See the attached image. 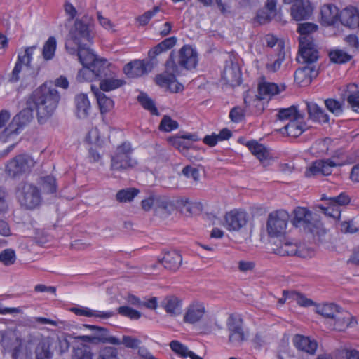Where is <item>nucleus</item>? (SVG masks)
I'll list each match as a JSON object with an SVG mask.
<instances>
[{"label":"nucleus","instance_id":"nucleus-1","mask_svg":"<svg viewBox=\"0 0 359 359\" xmlns=\"http://www.w3.org/2000/svg\"><path fill=\"white\" fill-rule=\"evenodd\" d=\"M60 97L55 88L46 84L36 89L27 101V107L36 111L38 122L45 123L54 114Z\"/></svg>","mask_w":359,"mask_h":359},{"label":"nucleus","instance_id":"nucleus-2","mask_svg":"<svg viewBox=\"0 0 359 359\" xmlns=\"http://www.w3.org/2000/svg\"><path fill=\"white\" fill-rule=\"evenodd\" d=\"M92 39L88 25L77 19L69 32L65 48L69 54L75 55L77 47L86 45V42L92 43Z\"/></svg>","mask_w":359,"mask_h":359},{"label":"nucleus","instance_id":"nucleus-3","mask_svg":"<svg viewBox=\"0 0 359 359\" xmlns=\"http://www.w3.org/2000/svg\"><path fill=\"white\" fill-rule=\"evenodd\" d=\"M132 152L129 142H123L118 146L115 154L111 157V170L123 172L135 168L137 165V161L131 157Z\"/></svg>","mask_w":359,"mask_h":359},{"label":"nucleus","instance_id":"nucleus-4","mask_svg":"<svg viewBox=\"0 0 359 359\" xmlns=\"http://www.w3.org/2000/svg\"><path fill=\"white\" fill-rule=\"evenodd\" d=\"M166 71L158 74L155 78L156 84L162 88H168L172 93H178L183 89V86L176 81V76L180 75V71L177 67L173 53L170 55L169 59L165 63Z\"/></svg>","mask_w":359,"mask_h":359},{"label":"nucleus","instance_id":"nucleus-5","mask_svg":"<svg viewBox=\"0 0 359 359\" xmlns=\"http://www.w3.org/2000/svg\"><path fill=\"white\" fill-rule=\"evenodd\" d=\"M292 224L296 227H302L313 234H319L322 231L321 223L318 215H313L312 212L306 208L297 207L294 210Z\"/></svg>","mask_w":359,"mask_h":359},{"label":"nucleus","instance_id":"nucleus-6","mask_svg":"<svg viewBox=\"0 0 359 359\" xmlns=\"http://www.w3.org/2000/svg\"><path fill=\"white\" fill-rule=\"evenodd\" d=\"M289 214L284 210L271 212L267 219L266 231L270 237H278L283 235L287 228Z\"/></svg>","mask_w":359,"mask_h":359},{"label":"nucleus","instance_id":"nucleus-7","mask_svg":"<svg viewBox=\"0 0 359 359\" xmlns=\"http://www.w3.org/2000/svg\"><path fill=\"white\" fill-rule=\"evenodd\" d=\"M0 344L5 349L11 352L13 359H18L22 356L24 346L17 332L12 330H0Z\"/></svg>","mask_w":359,"mask_h":359},{"label":"nucleus","instance_id":"nucleus-8","mask_svg":"<svg viewBox=\"0 0 359 359\" xmlns=\"http://www.w3.org/2000/svg\"><path fill=\"white\" fill-rule=\"evenodd\" d=\"M34 165L35 161L30 156L20 154L8 161L6 170L11 177H19L30 172Z\"/></svg>","mask_w":359,"mask_h":359},{"label":"nucleus","instance_id":"nucleus-9","mask_svg":"<svg viewBox=\"0 0 359 359\" xmlns=\"http://www.w3.org/2000/svg\"><path fill=\"white\" fill-rule=\"evenodd\" d=\"M18 201L27 210L37 208L41 202L39 189L33 184H25L19 193Z\"/></svg>","mask_w":359,"mask_h":359},{"label":"nucleus","instance_id":"nucleus-10","mask_svg":"<svg viewBox=\"0 0 359 359\" xmlns=\"http://www.w3.org/2000/svg\"><path fill=\"white\" fill-rule=\"evenodd\" d=\"M229 341L234 345L241 344L245 339L243 320L238 314H231L226 320Z\"/></svg>","mask_w":359,"mask_h":359},{"label":"nucleus","instance_id":"nucleus-11","mask_svg":"<svg viewBox=\"0 0 359 359\" xmlns=\"http://www.w3.org/2000/svg\"><path fill=\"white\" fill-rule=\"evenodd\" d=\"M299 62L308 65L316 62L319 57V53L311 36L299 37Z\"/></svg>","mask_w":359,"mask_h":359},{"label":"nucleus","instance_id":"nucleus-12","mask_svg":"<svg viewBox=\"0 0 359 359\" xmlns=\"http://www.w3.org/2000/svg\"><path fill=\"white\" fill-rule=\"evenodd\" d=\"M198 62L197 52L189 46H182L178 53V57L175 61L177 67L191 70L196 67Z\"/></svg>","mask_w":359,"mask_h":359},{"label":"nucleus","instance_id":"nucleus-13","mask_svg":"<svg viewBox=\"0 0 359 359\" xmlns=\"http://www.w3.org/2000/svg\"><path fill=\"white\" fill-rule=\"evenodd\" d=\"M248 222L246 212L234 209L226 213L224 226L229 231H238L245 226Z\"/></svg>","mask_w":359,"mask_h":359},{"label":"nucleus","instance_id":"nucleus-14","mask_svg":"<svg viewBox=\"0 0 359 359\" xmlns=\"http://www.w3.org/2000/svg\"><path fill=\"white\" fill-rule=\"evenodd\" d=\"M309 126L304 121V116L300 114L294 119L287 122L279 130L282 134L297 137L308 129Z\"/></svg>","mask_w":359,"mask_h":359},{"label":"nucleus","instance_id":"nucleus-15","mask_svg":"<svg viewBox=\"0 0 359 359\" xmlns=\"http://www.w3.org/2000/svg\"><path fill=\"white\" fill-rule=\"evenodd\" d=\"M84 326L94 332L93 337L94 338L95 344L99 343L110 344L113 345L121 344L120 339L115 337L110 336L107 329L102 327L91 325H84Z\"/></svg>","mask_w":359,"mask_h":359},{"label":"nucleus","instance_id":"nucleus-16","mask_svg":"<svg viewBox=\"0 0 359 359\" xmlns=\"http://www.w3.org/2000/svg\"><path fill=\"white\" fill-rule=\"evenodd\" d=\"M292 343L297 350L311 355H315L318 348V343L315 339L302 334H295Z\"/></svg>","mask_w":359,"mask_h":359},{"label":"nucleus","instance_id":"nucleus-17","mask_svg":"<svg viewBox=\"0 0 359 359\" xmlns=\"http://www.w3.org/2000/svg\"><path fill=\"white\" fill-rule=\"evenodd\" d=\"M206 310L203 303L196 302L191 304L184 316L185 323L194 324L202 319Z\"/></svg>","mask_w":359,"mask_h":359},{"label":"nucleus","instance_id":"nucleus-18","mask_svg":"<svg viewBox=\"0 0 359 359\" xmlns=\"http://www.w3.org/2000/svg\"><path fill=\"white\" fill-rule=\"evenodd\" d=\"M222 79L225 81L226 84L231 86L240 85L241 82V72L238 66L232 62L226 65L222 74Z\"/></svg>","mask_w":359,"mask_h":359},{"label":"nucleus","instance_id":"nucleus-19","mask_svg":"<svg viewBox=\"0 0 359 359\" xmlns=\"http://www.w3.org/2000/svg\"><path fill=\"white\" fill-rule=\"evenodd\" d=\"M339 21L350 28L359 27V10L353 6L345 8L340 12Z\"/></svg>","mask_w":359,"mask_h":359},{"label":"nucleus","instance_id":"nucleus-20","mask_svg":"<svg viewBox=\"0 0 359 359\" xmlns=\"http://www.w3.org/2000/svg\"><path fill=\"white\" fill-rule=\"evenodd\" d=\"M313 12V8L309 0L295 3L291 8V15L297 21L307 20Z\"/></svg>","mask_w":359,"mask_h":359},{"label":"nucleus","instance_id":"nucleus-21","mask_svg":"<svg viewBox=\"0 0 359 359\" xmlns=\"http://www.w3.org/2000/svg\"><path fill=\"white\" fill-rule=\"evenodd\" d=\"M317 72L314 67L306 65L297 69L294 74V81L300 86H307L311 83L313 77L316 76Z\"/></svg>","mask_w":359,"mask_h":359},{"label":"nucleus","instance_id":"nucleus-22","mask_svg":"<svg viewBox=\"0 0 359 359\" xmlns=\"http://www.w3.org/2000/svg\"><path fill=\"white\" fill-rule=\"evenodd\" d=\"M285 89L284 86L280 88L277 84L269 82H261L258 85V92L256 95L258 100H269Z\"/></svg>","mask_w":359,"mask_h":359},{"label":"nucleus","instance_id":"nucleus-23","mask_svg":"<svg viewBox=\"0 0 359 359\" xmlns=\"http://www.w3.org/2000/svg\"><path fill=\"white\" fill-rule=\"evenodd\" d=\"M147 63L143 60H135L123 67L124 73L130 78L141 76L147 72Z\"/></svg>","mask_w":359,"mask_h":359},{"label":"nucleus","instance_id":"nucleus-24","mask_svg":"<svg viewBox=\"0 0 359 359\" xmlns=\"http://www.w3.org/2000/svg\"><path fill=\"white\" fill-rule=\"evenodd\" d=\"M306 105L310 119L321 123H327L329 122V115L317 104L313 102H306Z\"/></svg>","mask_w":359,"mask_h":359},{"label":"nucleus","instance_id":"nucleus-25","mask_svg":"<svg viewBox=\"0 0 359 359\" xmlns=\"http://www.w3.org/2000/svg\"><path fill=\"white\" fill-rule=\"evenodd\" d=\"M177 41V40L175 36L166 38L149 50V58L151 60H154L158 55L173 48L176 44Z\"/></svg>","mask_w":359,"mask_h":359},{"label":"nucleus","instance_id":"nucleus-26","mask_svg":"<svg viewBox=\"0 0 359 359\" xmlns=\"http://www.w3.org/2000/svg\"><path fill=\"white\" fill-rule=\"evenodd\" d=\"M177 41V40L175 36L166 38L149 50V58L151 60H154L158 55L173 48L176 44Z\"/></svg>","mask_w":359,"mask_h":359},{"label":"nucleus","instance_id":"nucleus-27","mask_svg":"<svg viewBox=\"0 0 359 359\" xmlns=\"http://www.w3.org/2000/svg\"><path fill=\"white\" fill-rule=\"evenodd\" d=\"M322 21L328 25H334L339 20L340 13L337 6L332 4H325L320 10Z\"/></svg>","mask_w":359,"mask_h":359},{"label":"nucleus","instance_id":"nucleus-28","mask_svg":"<svg viewBox=\"0 0 359 359\" xmlns=\"http://www.w3.org/2000/svg\"><path fill=\"white\" fill-rule=\"evenodd\" d=\"M334 320V328L339 331H343L348 327H352L355 323V319L346 311L340 310L333 319Z\"/></svg>","mask_w":359,"mask_h":359},{"label":"nucleus","instance_id":"nucleus-29","mask_svg":"<svg viewBox=\"0 0 359 359\" xmlns=\"http://www.w3.org/2000/svg\"><path fill=\"white\" fill-rule=\"evenodd\" d=\"M161 262L165 268L169 270L176 271L180 266L182 258L177 251L171 250L164 254Z\"/></svg>","mask_w":359,"mask_h":359},{"label":"nucleus","instance_id":"nucleus-30","mask_svg":"<svg viewBox=\"0 0 359 359\" xmlns=\"http://www.w3.org/2000/svg\"><path fill=\"white\" fill-rule=\"evenodd\" d=\"M126 83L123 79H118L111 74H108L100 80V88L102 91L109 92L123 86Z\"/></svg>","mask_w":359,"mask_h":359},{"label":"nucleus","instance_id":"nucleus-31","mask_svg":"<svg viewBox=\"0 0 359 359\" xmlns=\"http://www.w3.org/2000/svg\"><path fill=\"white\" fill-rule=\"evenodd\" d=\"M76 114L79 118H85L89 115L90 104L86 94H80L75 97Z\"/></svg>","mask_w":359,"mask_h":359},{"label":"nucleus","instance_id":"nucleus-32","mask_svg":"<svg viewBox=\"0 0 359 359\" xmlns=\"http://www.w3.org/2000/svg\"><path fill=\"white\" fill-rule=\"evenodd\" d=\"M71 311L78 316L87 317L95 316L102 319L109 318L114 315L113 311H100L92 310L87 307H74L71 309Z\"/></svg>","mask_w":359,"mask_h":359},{"label":"nucleus","instance_id":"nucleus-33","mask_svg":"<svg viewBox=\"0 0 359 359\" xmlns=\"http://www.w3.org/2000/svg\"><path fill=\"white\" fill-rule=\"evenodd\" d=\"M91 88L96 97L101 114L111 111L114 106V101L107 97L104 93L100 91L97 88L95 89L94 86H92Z\"/></svg>","mask_w":359,"mask_h":359},{"label":"nucleus","instance_id":"nucleus-34","mask_svg":"<svg viewBox=\"0 0 359 359\" xmlns=\"http://www.w3.org/2000/svg\"><path fill=\"white\" fill-rule=\"evenodd\" d=\"M76 54L83 66H90L97 59L92 50L87 48L86 45L77 47Z\"/></svg>","mask_w":359,"mask_h":359},{"label":"nucleus","instance_id":"nucleus-35","mask_svg":"<svg viewBox=\"0 0 359 359\" xmlns=\"http://www.w3.org/2000/svg\"><path fill=\"white\" fill-rule=\"evenodd\" d=\"M247 147L261 162L267 160L269 158L270 154L267 149L262 144L258 143L257 141L252 140L247 143Z\"/></svg>","mask_w":359,"mask_h":359},{"label":"nucleus","instance_id":"nucleus-36","mask_svg":"<svg viewBox=\"0 0 359 359\" xmlns=\"http://www.w3.org/2000/svg\"><path fill=\"white\" fill-rule=\"evenodd\" d=\"M162 305L167 313L173 316L180 314L182 310L181 302L179 299L175 296L165 298L162 302Z\"/></svg>","mask_w":359,"mask_h":359},{"label":"nucleus","instance_id":"nucleus-37","mask_svg":"<svg viewBox=\"0 0 359 359\" xmlns=\"http://www.w3.org/2000/svg\"><path fill=\"white\" fill-rule=\"evenodd\" d=\"M43 194H54L57 191L56 179L52 175L41 177L38 181Z\"/></svg>","mask_w":359,"mask_h":359},{"label":"nucleus","instance_id":"nucleus-38","mask_svg":"<svg viewBox=\"0 0 359 359\" xmlns=\"http://www.w3.org/2000/svg\"><path fill=\"white\" fill-rule=\"evenodd\" d=\"M347 102L353 111L359 113V90L355 83L348 86Z\"/></svg>","mask_w":359,"mask_h":359},{"label":"nucleus","instance_id":"nucleus-39","mask_svg":"<svg viewBox=\"0 0 359 359\" xmlns=\"http://www.w3.org/2000/svg\"><path fill=\"white\" fill-rule=\"evenodd\" d=\"M50 344L47 339L41 340L35 348V359H51L53 353L50 351Z\"/></svg>","mask_w":359,"mask_h":359},{"label":"nucleus","instance_id":"nucleus-40","mask_svg":"<svg viewBox=\"0 0 359 359\" xmlns=\"http://www.w3.org/2000/svg\"><path fill=\"white\" fill-rule=\"evenodd\" d=\"M107 60L97 59L93 64L90 65L94 77L95 79H102L104 76H107L109 69L107 67Z\"/></svg>","mask_w":359,"mask_h":359},{"label":"nucleus","instance_id":"nucleus-41","mask_svg":"<svg viewBox=\"0 0 359 359\" xmlns=\"http://www.w3.org/2000/svg\"><path fill=\"white\" fill-rule=\"evenodd\" d=\"M277 254L281 256H292L304 257L302 253L299 248L292 243H285L277 249Z\"/></svg>","mask_w":359,"mask_h":359},{"label":"nucleus","instance_id":"nucleus-42","mask_svg":"<svg viewBox=\"0 0 359 359\" xmlns=\"http://www.w3.org/2000/svg\"><path fill=\"white\" fill-rule=\"evenodd\" d=\"M57 41L54 36H50L43 44L42 56L45 60H51L55 53Z\"/></svg>","mask_w":359,"mask_h":359},{"label":"nucleus","instance_id":"nucleus-43","mask_svg":"<svg viewBox=\"0 0 359 359\" xmlns=\"http://www.w3.org/2000/svg\"><path fill=\"white\" fill-rule=\"evenodd\" d=\"M140 191L135 188H126L119 190L116 194V200L119 203H130L137 196Z\"/></svg>","mask_w":359,"mask_h":359},{"label":"nucleus","instance_id":"nucleus-44","mask_svg":"<svg viewBox=\"0 0 359 359\" xmlns=\"http://www.w3.org/2000/svg\"><path fill=\"white\" fill-rule=\"evenodd\" d=\"M341 308L334 304H325L317 308V313L330 319H334Z\"/></svg>","mask_w":359,"mask_h":359},{"label":"nucleus","instance_id":"nucleus-45","mask_svg":"<svg viewBox=\"0 0 359 359\" xmlns=\"http://www.w3.org/2000/svg\"><path fill=\"white\" fill-rule=\"evenodd\" d=\"M301 114L297 111L295 106H291L288 108H282L278 109L277 118L280 121H290L299 116Z\"/></svg>","mask_w":359,"mask_h":359},{"label":"nucleus","instance_id":"nucleus-46","mask_svg":"<svg viewBox=\"0 0 359 359\" xmlns=\"http://www.w3.org/2000/svg\"><path fill=\"white\" fill-rule=\"evenodd\" d=\"M37 46L34 45L29 47H25L23 50H21L18 54V57L25 63V67L27 69H31V62L33 59L34 51L37 49Z\"/></svg>","mask_w":359,"mask_h":359},{"label":"nucleus","instance_id":"nucleus-47","mask_svg":"<svg viewBox=\"0 0 359 359\" xmlns=\"http://www.w3.org/2000/svg\"><path fill=\"white\" fill-rule=\"evenodd\" d=\"M137 100L144 109L149 111L153 115H158V111L154 102L147 95V94L140 93L137 97Z\"/></svg>","mask_w":359,"mask_h":359},{"label":"nucleus","instance_id":"nucleus-48","mask_svg":"<svg viewBox=\"0 0 359 359\" xmlns=\"http://www.w3.org/2000/svg\"><path fill=\"white\" fill-rule=\"evenodd\" d=\"M330 60L334 63L343 64L350 61L353 56L341 49H334L329 53Z\"/></svg>","mask_w":359,"mask_h":359},{"label":"nucleus","instance_id":"nucleus-49","mask_svg":"<svg viewBox=\"0 0 359 359\" xmlns=\"http://www.w3.org/2000/svg\"><path fill=\"white\" fill-rule=\"evenodd\" d=\"M168 142L173 147L179 149L184 155L187 156L189 158H191V156L189 155V149H191V143L185 141L183 137H172L168 139Z\"/></svg>","mask_w":359,"mask_h":359},{"label":"nucleus","instance_id":"nucleus-50","mask_svg":"<svg viewBox=\"0 0 359 359\" xmlns=\"http://www.w3.org/2000/svg\"><path fill=\"white\" fill-rule=\"evenodd\" d=\"M72 359H93V353L89 346L81 344L74 348Z\"/></svg>","mask_w":359,"mask_h":359},{"label":"nucleus","instance_id":"nucleus-51","mask_svg":"<svg viewBox=\"0 0 359 359\" xmlns=\"http://www.w3.org/2000/svg\"><path fill=\"white\" fill-rule=\"evenodd\" d=\"M27 69L25 67V63L17 58V61L15 64V67L11 72L9 78V81L11 83H16L21 79L24 78V70Z\"/></svg>","mask_w":359,"mask_h":359},{"label":"nucleus","instance_id":"nucleus-52","mask_svg":"<svg viewBox=\"0 0 359 359\" xmlns=\"http://www.w3.org/2000/svg\"><path fill=\"white\" fill-rule=\"evenodd\" d=\"M263 41L266 45L267 47L273 48L276 46V49L278 52L285 51L284 42L281 39L277 38L273 34H266L264 37Z\"/></svg>","mask_w":359,"mask_h":359},{"label":"nucleus","instance_id":"nucleus-53","mask_svg":"<svg viewBox=\"0 0 359 359\" xmlns=\"http://www.w3.org/2000/svg\"><path fill=\"white\" fill-rule=\"evenodd\" d=\"M179 126L178 123L172 119L169 116L165 115L162 118L158 128L161 131L171 132L176 130Z\"/></svg>","mask_w":359,"mask_h":359},{"label":"nucleus","instance_id":"nucleus-54","mask_svg":"<svg viewBox=\"0 0 359 359\" xmlns=\"http://www.w3.org/2000/svg\"><path fill=\"white\" fill-rule=\"evenodd\" d=\"M325 105L327 110L332 113L336 116L341 115L343 113L342 104L334 99H327L325 100Z\"/></svg>","mask_w":359,"mask_h":359},{"label":"nucleus","instance_id":"nucleus-55","mask_svg":"<svg viewBox=\"0 0 359 359\" xmlns=\"http://www.w3.org/2000/svg\"><path fill=\"white\" fill-rule=\"evenodd\" d=\"M15 252L12 249H6L0 253V262H1L4 265H12L15 263Z\"/></svg>","mask_w":359,"mask_h":359},{"label":"nucleus","instance_id":"nucleus-56","mask_svg":"<svg viewBox=\"0 0 359 359\" xmlns=\"http://www.w3.org/2000/svg\"><path fill=\"white\" fill-rule=\"evenodd\" d=\"M318 26L313 23L304 22L298 25L297 32L300 34V37L311 36L309 34L316 32Z\"/></svg>","mask_w":359,"mask_h":359},{"label":"nucleus","instance_id":"nucleus-57","mask_svg":"<svg viewBox=\"0 0 359 359\" xmlns=\"http://www.w3.org/2000/svg\"><path fill=\"white\" fill-rule=\"evenodd\" d=\"M76 79L79 82L92 81L95 77L90 66H83L77 74Z\"/></svg>","mask_w":359,"mask_h":359},{"label":"nucleus","instance_id":"nucleus-58","mask_svg":"<svg viewBox=\"0 0 359 359\" xmlns=\"http://www.w3.org/2000/svg\"><path fill=\"white\" fill-rule=\"evenodd\" d=\"M170 346L173 352L184 358L187 357L190 353L186 346L177 340L172 341Z\"/></svg>","mask_w":359,"mask_h":359},{"label":"nucleus","instance_id":"nucleus-59","mask_svg":"<svg viewBox=\"0 0 359 359\" xmlns=\"http://www.w3.org/2000/svg\"><path fill=\"white\" fill-rule=\"evenodd\" d=\"M97 359H118L117 350L110 346L104 347L99 351Z\"/></svg>","mask_w":359,"mask_h":359},{"label":"nucleus","instance_id":"nucleus-60","mask_svg":"<svg viewBox=\"0 0 359 359\" xmlns=\"http://www.w3.org/2000/svg\"><path fill=\"white\" fill-rule=\"evenodd\" d=\"M118 311L121 316L128 317L132 320H137L141 316L140 312L126 306H120Z\"/></svg>","mask_w":359,"mask_h":359},{"label":"nucleus","instance_id":"nucleus-61","mask_svg":"<svg viewBox=\"0 0 359 359\" xmlns=\"http://www.w3.org/2000/svg\"><path fill=\"white\" fill-rule=\"evenodd\" d=\"M285 51H280L277 54V58L271 63L266 64V69L269 72H276L278 71L282 65V62L285 60Z\"/></svg>","mask_w":359,"mask_h":359},{"label":"nucleus","instance_id":"nucleus-62","mask_svg":"<svg viewBox=\"0 0 359 359\" xmlns=\"http://www.w3.org/2000/svg\"><path fill=\"white\" fill-rule=\"evenodd\" d=\"M172 208V203L166 198L156 196L155 197V210H163L166 212H170Z\"/></svg>","mask_w":359,"mask_h":359},{"label":"nucleus","instance_id":"nucleus-63","mask_svg":"<svg viewBox=\"0 0 359 359\" xmlns=\"http://www.w3.org/2000/svg\"><path fill=\"white\" fill-rule=\"evenodd\" d=\"M183 206L182 207V212L186 216L192 215L196 210H199L200 204L192 203L188 200L182 201Z\"/></svg>","mask_w":359,"mask_h":359},{"label":"nucleus","instance_id":"nucleus-64","mask_svg":"<svg viewBox=\"0 0 359 359\" xmlns=\"http://www.w3.org/2000/svg\"><path fill=\"white\" fill-rule=\"evenodd\" d=\"M320 175H329L332 172V169L337 166V163L331 160H319Z\"/></svg>","mask_w":359,"mask_h":359}]
</instances>
